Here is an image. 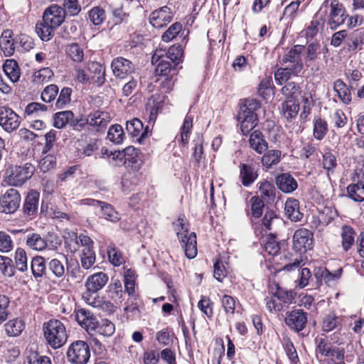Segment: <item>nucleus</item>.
Returning <instances> with one entry per match:
<instances>
[{
	"instance_id": "f257e3e1",
	"label": "nucleus",
	"mask_w": 364,
	"mask_h": 364,
	"mask_svg": "<svg viewBox=\"0 0 364 364\" xmlns=\"http://www.w3.org/2000/svg\"><path fill=\"white\" fill-rule=\"evenodd\" d=\"M347 17L346 9L337 0L332 1L330 4L328 0L325 1L316 14V18L321 20L323 23L326 22L332 30L343 24Z\"/></svg>"
},
{
	"instance_id": "f03ea898",
	"label": "nucleus",
	"mask_w": 364,
	"mask_h": 364,
	"mask_svg": "<svg viewBox=\"0 0 364 364\" xmlns=\"http://www.w3.org/2000/svg\"><path fill=\"white\" fill-rule=\"evenodd\" d=\"M43 337L46 343L53 349L63 346L68 339L66 328L63 322L58 319H50L42 326Z\"/></svg>"
},
{
	"instance_id": "7ed1b4c3",
	"label": "nucleus",
	"mask_w": 364,
	"mask_h": 364,
	"mask_svg": "<svg viewBox=\"0 0 364 364\" xmlns=\"http://www.w3.org/2000/svg\"><path fill=\"white\" fill-rule=\"evenodd\" d=\"M259 108V102L254 99H246L240 105L237 120L243 135H247L257 124L258 118L255 111Z\"/></svg>"
},
{
	"instance_id": "20e7f679",
	"label": "nucleus",
	"mask_w": 364,
	"mask_h": 364,
	"mask_svg": "<svg viewBox=\"0 0 364 364\" xmlns=\"http://www.w3.org/2000/svg\"><path fill=\"white\" fill-rule=\"evenodd\" d=\"M173 225L186 256L189 259L194 258L197 255L196 233L189 232L188 225L185 223L183 218L179 217L177 221L173 223Z\"/></svg>"
},
{
	"instance_id": "39448f33",
	"label": "nucleus",
	"mask_w": 364,
	"mask_h": 364,
	"mask_svg": "<svg viewBox=\"0 0 364 364\" xmlns=\"http://www.w3.org/2000/svg\"><path fill=\"white\" fill-rule=\"evenodd\" d=\"M66 355L72 364H86L90 358V346L84 341H74L69 346Z\"/></svg>"
},
{
	"instance_id": "423d86ee",
	"label": "nucleus",
	"mask_w": 364,
	"mask_h": 364,
	"mask_svg": "<svg viewBox=\"0 0 364 364\" xmlns=\"http://www.w3.org/2000/svg\"><path fill=\"white\" fill-rule=\"evenodd\" d=\"M35 172V166L31 163L15 166L7 176V182L13 186H21L30 179Z\"/></svg>"
},
{
	"instance_id": "0eeeda50",
	"label": "nucleus",
	"mask_w": 364,
	"mask_h": 364,
	"mask_svg": "<svg viewBox=\"0 0 364 364\" xmlns=\"http://www.w3.org/2000/svg\"><path fill=\"white\" fill-rule=\"evenodd\" d=\"M21 196L14 188L9 189L0 198V211L6 214L14 213L20 205Z\"/></svg>"
},
{
	"instance_id": "6e6552de",
	"label": "nucleus",
	"mask_w": 364,
	"mask_h": 364,
	"mask_svg": "<svg viewBox=\"0 0 364 364\" xmlns=\"http://www.w3.org/2000/svg\"><path fill=\"white\" fill-rule=\"evenodd\" d=\"M21 124L19 116L7 107H0V126L6 132L17 129Z\"/></svg>"
},
{
	"instance_id": "1a4fd4ad",
	"label": "nucleus",
	"mask_w": 364,
	"mask_h": 364,
	"mask_svg": "<svg viewBox=\"0 0 364 364\" xmlns=\"http://www.w3.org/2000/svg\"><path fill=\"white\" fill-rule=\"evenodd\" d=\"M313 245V233L306 229L301 228L295 231L293 236V248L300 252L310 250Z\"/></svg>"
},
{
	"instance_id": "9d476101",
	"label": "nucleus",
	"mask_w": 364,
	"mask_h": 364,
	"mask_svg": "<svg viewBox=\"0 0 364 364\" xmlns=\"http://www.w3.org/2000/svg\"><path fill=\"white\" fill-rule=\"evenodd\" d=\"M111 68L114 75L122 79L134 73L136 69L135 65L132 61L122 57L114 58Z\"/></svg>"
},
{
	"instance_id": "9b49d317",
	"label": "nucleus",
	"mask_w": 364,
	"mask_h": 364,
	"mask_svg": "<svg viewBox=\"0 0 364 364\" xmlns=\"http://www.w3.org/2000/svg\"><path fill=\"white\" fill-rule=\"evenodd\" d=\"M308 314L302 309H295L287 313L285 323L296 332L302 331L307 323Z\"/></svg>"
},
{
	"instance_id": "f8f14e48",
	"label": "nucleus",
	"mask_w": 364,
	"mask_h": 364,
	"mask_svg": "<svg viewBox=\"0 0 364 364\" xmlns=\"http://www.w3.org/2000/svg\"><path fill=\"white\" fill-rule=\"evenodd\" d=\"M65 18V11L57 4H53L46 9L43 15V21H46V23L53 25L56 28L63 23Z\"/></svg>"
},
{
	"instance_id": "ddd939ff",
	"label": "nucleus",
	"mask_w": 364,
	"mask_h": 364,
	"mask_svg": "<svg viewBox=\"0 0 364 364\" xmlns=\"http://www.w3.org/2000/svg\"><path fill=\"white\" fill-rule=\"evenodd\" d=\"M316 352L325 357H331L338 360H342L344 358V350L333 346L325 338H321L317 340Z\"/></svg>"
},
{
	"instance_id": "4468645a",
	"label": "nucleus",
	"mask_w": 364,
	"mask_h": 364,
	"mask_svg": "<svg viewBox=\"0 0 364 364\" xmlns=\"http://www.w3.org/2000/svg\"><path fill=\"white\" fill-rule=\"evenodd\" d=\"M82 300L89 306L102 309L107 311H112L114 305L110 302L105 301L103 297L99 296L97 292H90L86 290L82 294Z\"/></svg>"
},
{
	"instance_id": "2eb2a0df",
	"label": "nucleus",
	"mask_w": 364,
	"mask_h": 364,
	"mask_svg": "<svg viewBox=\"0 0 364 364\" xmlns=\"http://www.w3.org/2000/svg\"><path fill=\"white\" fill-rule=\"evenodd\" d=\"M151 63H158L156 73L159 75L168 76L173 75L177 73L178 67L171 62L168 57L160 56L154 53L152 56Z\"/></svg>"
},
{
	"instance_id": "dca6fc26",
	"label": "nucleus",
	"mask_w": 364,
	"mask_h": 364,
	"mask_svg": "<svg viewBox=\"0 0 364 364\" xmlns=\"http://www.w3.org/2000/svg\"><path fill=\"white\" fill-rule=\"evenodd\" d=\"M39 197V193L34 190L30 191L26 196L23 205V213L27 218L33 219L36 216L38 210Z\"/></svg>"
},
{
	"instance_id": "f3484780",
	"label": "nucleus",
	"mask_w": 364,
	"mask_h": 364,
	"mask_svg": "<svg viewBox=\"0 0 364 364\" xmlns=\"http://www.w3.org/2000/svg\"><path fill=\"white\" fill-rule=\"evenodd\" d=\"M149 23L156 28H161L168 25L171 19L172 16L170 9L167 6H163L151 12L149 16Z\"/></svg>"
},
{
	"instance_id": "a211bd4d",
	"label": "nucleus",
	"mask_w": 364,
	"mask_h": 364,
	"mask_svg": "<svg viewBox=\"0 0 364 364\" xmlns=\"http://www.w3.org/2000/svg\"><path fill=\"white\" fill-rule=\"evenodd\" d=\"M26 244L30 249L38 252H42L47 248L51 250L57 249V246L51 244L49 245L47 240L36 232L27 235Z\"/></svg>"
},
{
	"instance_id": "6ab92c4d",
	"label": "nucleus",
	"mask_w": 364,
	"mask_h": 364,
	"mask_svg": "<svg viewBox=\"0 0 364 364\" xmlns=\"http://www.w3.org/2000/svg\"><path fill=\"white\" fill-rule=\"evenodd\" d=\"M75 319L90 333L96 328V324L98 321L90 311L85 309H80L76 311Z\"/></svg>"
},
{
	"instance_id": "aec40b11",
	"label": "nucleus",
	"mask_w": 364,
	"mask_h": 364,
	"mask_svg": "<svg viewBox=\"0 0 364 364\" xmlns=\"http://www.w3.org/2000/svg\"><path fill=\"white\" fill-rule=\"evenodd\" d=\"M277 188L284 193H291L298 188L296 180L289 173H282L275 178Z\"/></svg>"
},
{
	"instance_id": "412c9836",
	"label": "nucleus",
	"mask_w": 364,
	"mask_h": 364,
	"mask_svg": "<svg viewBox=\"0 0 364 364\" xmlns=\"http://www.w3.org/2000/svg\"><path fill=\"white\" fill-rule=\"evenodd\" d=\"M86 119L87 120V125L97 127V131L105 129L110 121L109 114L100 110L90 112L86 116Z\"/></svg>"
},
{
	"instance_id": "4be33fe9",
	"label": "nucleus",
	"mask_w": 364,
	"mask_h": 364,
	"mask_svg": "<svg viewBox=\"0 0 364 364\" xmlns=\"http://www.w3.org/2000/svg\"><path fill=\"white\" fill-rule=\"evenodd\" d=\"M108 276L100 272L89 276L85 282L86 290L90 292H98L107 283Z\"/></svg>"
},
{
	"instance_id": "5701e85b",
	"label": "nucleus",
	"mask_w": 364,
	"mask_h": 364,
	"mask_svg": "<svg viewBox=\"0 0 364 364\" xmlns=\"http://www.w3.org/2000/svg\"><path fill=\"white\" fill-rule=\"evenodd\" d=\"M346 49L350 52L360 50L364 45V31L356 29L348 34L345 41Z\"/></svg>"
},
{
	"instance_id": "b1692460",
	"label": "nucleus",
	"mask_w": 364,
	"mask_h": 364,
	"mask_svg": "<svg viewBox=\"0 0 364 364\" xmlns=\"http://www.w3.org/2000/svg\"><path fill=\"white\" fill-rule=\"evenodd\" d=\"M239 178L242 184L245 187L252 185L258 177L255 166L247 164H240Z\"/></svg>"
},
{
	"instance_id": "393cba45",
	"label": "nucleus",
	"mask_w": 364,
	"mask_h": 364,
	"mask_svg": "<svg viewBox=\"0 0 364 364\" xmlns=\"http://www.w3.org/2000/svg\"><path fill=\"white\" fill-rule=\"evenodd\" d=\"M285 215L293 222L301 221L304 214L300 211L299 202L297 199L290 198L285 203Z\"/></svg>"
},
{
	"instance_id": "a878e982",
	"label": "nucleus",
	"mask_w": 364,
	"mask_h": 364,
	"mask_svg": "<svg viewBox=\"0 0 364 364\" xmlns=\"http://www.w3.org/2000/svg\"><path fill=\"white\" fill-rule=\"evenodd\" d=\"M249 144L250 148L259 154H263L268 149V143L259 130H255L250 134Z\"/></svg>"
},
{
	"instance_id": "bb28decb",
	"label": "nucleus",
	"mask_w": 364,
	"mask_h": 364,
	"mask_svg": "<svg viewBox=\"0 0 364 364\" xmlns=\"http://www.w3.org/2000/svg\"><path fill=\"white\" fill-rule=\"evenodd\" d=\"M126 129L128 133L133 137L140 136L138 141H141L145 138L147 134L148 127L144 129V125L141 120L134 118L130 121L127 122Z\"/></svg>"
},
{
	"instance_id": "cd10ccee",
	"label": "nucleus",
	"mask_w": 364,
	"mask_h": 364,
	"mask_svg": "<svg viewBox=\"0 0 364 364\" xmlns=\"http://www.w3.org/2000/svg\"><path fill=\"white\" fill-rule=\"evenodd\" d=\"M3 70L5 75L12 82H18L21 71L18 63L14 59H7L3 65Z\"/></svg>"
},
{
	"instance_id": "c85d7f7f",
	"label": "nucleus",
	"mask_w": 364,
	"mask_h": 364,
	"mask_svg": "<svg viewBox=\"0 0 364 364\" xmlns=\"http://www.w3.org/2000/svg\"><path fill=\"white\" fill-rule=\"evenodd\" d=\"M31 268L35 278L47 276L48 264H46V259L42 256H36L32 259Z\"/></svg>"
},
{
	"instance_id": "c756f323",
	"label": "nucleus",
	"mask_w": 364,
	"mask_h": 364,
	"mask_svg": "<svg viewBox=\"0 0 364 364\" xmlns=\"http://www.w3.org/2000/svg\"><path fill=\"white\" fill-rule=\"evenodd\" d=\"M343 318L334 313L326 314L322 321V330L330 332L334 329L341 330Z\"/></svg>"
},
{
	"instance_id": "7c9ffc66",
	"label": "nucleus",
	"mask_w": 364,
	"mask_h": 364,
	"mask_svg": "<svg viewBox=\"0 0 364 364\" xmlns=\"http://www.w3.org/2000/svg\"><path fill=\"white\" fill-rule=\"evenodd\" d=\"M333 90L337 96L344 104H349L351 101V93L350 88L341 79H338L333 82Z\"/></svg>"
},
{
	"instance_id": "2f4dec72",
	"label": "nucleus",
	"mask_w": 364,
	"mask_h": 364,
	"mask_svg": "<svg viewBox=\"0 0 364 364\" xmlns=\"http://www.w3.org/2000/svg\"><path fill=\"white\" fill-rule=\"evenodd\" d=\"M342 272L343 269L341 268L337 269L333 273L331 272L326 268H323L318 269L314 274V277L316 278L317 282H320L323 279L326 284L330 285L331 282L341 277Z\"/></svg>"
},
{
	"instance_id": "473e14b6",
	"label": "nucleus",
	"mask_w": 364,
	"mask_h": 364,
	"mask_svg": "<svg viewBox=\"0 0 364 364\" xmlns=\"http://www.w3.org/2000/svg\"><path fill=\"white\" fill-rule=\"evenodd\" d=\"M55 29V26L46 23V21H44L43 19L41 22L37 23L36 26V31L43 41H48L54 36Z\"/></svg>"
},
{
	"instance_id": "72a5a7b5",
	"label": "nucleus",
	"mask_w": 364,
	"mask_h": 364,
	"mask_svg": "<svg viewBox=\"0 0 364 364\" xmlns=\"http://www.w3.org/2000/svg\"><path fill=\"white\" fill-rule=\"evenodd\" d=\"M262 223L267 230L275 231L279 226L283 224L282 218L278 217L272 210H269L265 213Z\"/></svg>"
},
{
	"instance_id": "f704fd0d",
	"label": "nucleus",
	"mask_w": 364,
	"mask_h": 364,
	"mask_svg": "<svg viewBox=\"0 0 364 364\" xmlns=\"http://www.w3.org/2000/svg\"><path fill=\"white\" fill-rule=\"evenodd\" d=\"M341 235L342 238V247L347 252L354 245L355 232L351 227L344 225L341 229Z\"/></svg>"
},
{
	"instance_id": "c9c22d12",
	"label": "nucleus",
	"mask_w": 364,
	"mask_h": 364,
	"mask_svg": "<svg viewBox=\"0 0 364 364\" xmlns=\"http://www.w3.org/2000/svg\"><path fill=\"white\" fill-rule=\"evenodd\" d=\"M258 184L261 197L267 201H273L277 191L274 184L267 181H260Z\"/></svg>"
},
{
	"instance_id": "e433bc0d",
	"label": "nucleus",
	"mask_w": 364,
	"mask_h": 364,
	"mask_svg": "<svg viewBox=\"0 0 364 364\" xmlns=\"http://www.w3.org/2000/svg\"><path fill=\"white\" fill-rule=\"evenodd\" d=\"M347 195L355 202L364 201V183L359 182L348 185L347 187Z\"/></svg>"
},
{
	"instance_id": "4c0bfd02",
	"label": "nucleus",
	"mask_w": 364,
	"mask_h": 364,
	"mask_svg": "<svg viewBox=\"0 0 364 364\" xmlns=\"http://www.w3.org/2000/svg\"><path fill=\"white\" fill-rule=\"evenodd\" d=\"M67 55L75 63L82 62L85 56L82 47L77 43L68 44L65 48Z\"/></svg>"
},
{
	"instance_id": "58836bf2",
	"label": "nucleus",
	"mask_w": 364,
	"mask_h": 364,
	"mask_svg": "<svg viewBox=\"0 0 364 364\" xmlns=\"http://www.w3.org/2000/svg\"><path fill=\"white\" fill-rule=\"evenodd\" d=\"M282 152L277 149L267 151L262 158V164L267 168H270L281 161Z\"/></svg>"
},
{
	"instance_id": "ea45409f",
	"label": "nucleus",
	"mask_w": 364,
	"mask_h": 364,
	"mask_svg": "<svg viewBox=\"0 0 364 364\" xmlns=\"http://www.w3.org/2000/svg\"><path fill=\"white\" fill-rule=\"evenodd\" d=\"M337 157L331 151H326L322 157V167L326 171L327 174H333L337 167Z\"/></svg>"
},
{
	"instance_id": "a19ab883",
	"label": "nucleus",
	"mask_w": 364,
	"mask_h": 364,
	"mask_svg": "<svg viewBox=\"0 0 364 364\" xmlns=\"http://www.w3.org/2000/svg\"><path fill=\"white\" fill-rule=\"evenodd\" d=\"M96 326L94 331L105 337L112 336L115 331V325L107 318L102 319L100 322L97 321Z\"/></svg>"
},
{
	"instance_id": "79ce46f5",
	"label": "nucleus",
	"mask_w": 364,
	"mask_h": 364,
	"mask_svg": "<svg viewBox=\"0 0 364 364\" xmlns=\"http://www.w3.org/2000/svg\"><path fill=\"white\" fill-rule=\"evenodd\" d=\"M25 328L24 323L21 319H12L5 324V331L9 336H19Z\"/></svg>"
},
{
	"instance_id": "37998d69",
	"label": "nucleus",
	"mask_w": 364,
	"mask_h": 364,
	"mask_svg": "<svg viewBox=\"0 0 364 364\" xmlns=\"http://www.w3.org/2000/svg\"><path fill=\"white\" fill-rule=\"evenodd\" d=\"M73 117H74V113L72 111L58 112L53 116V126L57 129H63L70 123Z\"/></svg>"
},
{
	"instance_id": "c03bdc74",
	"label": "nucleus",
	"mask_w": 364,
	"mask_h": 364,
	"mask_svg": "<svg viewBox=\"0 0 364 364\" xmlns=\"http://www.w3.org/2000/svg\"><path fill=\"white\" fill-rule=\"evenodd\" d=\"M48 110V106L38 103L31 102L25 108V114L31 117H41Z\"/></svg>"
},
{
	"instance_id": "a18cd8bd",
	"label": "nucleus",
	"mask_w": 364,
	"mask_h": 364,
	"mask_svg": "<svg viewBox=\"0 0 364 364\" xmlns=\"http://www.w3.org/2000/svg\"><path fill=\"white\" fill-rule=\"evenodd\" d=\"M49 272L56 278H62L65 273L64 263L56 258L49 260L48 262V273Z\"/></svg>"
},
{
	"instance_id": "49530a36",
	"label": "nucleus",
	"mask_w": 364,
	"mask_h": 364,
	"mask_svg": "<svg viewBox=\"0 0 364 364\" xmlns=\"http://www.w3.org/2000/svg\"><path fill=\"white\" fill-rule=\"evenodd\" d=\"M193 117L187 114L184 119L182 127L181 129V142L183 146H186L189 141L190 134L193 127Z\"/></svg>"
},
{
	"instance_id": "de8ad7c7",
	"label": "nucleus",
	"mask_w": 364,
	"mask_h": 364,
	"mask_svg": "<svg viewBox=\"0 0 364 364\" xmlns=\"http://www.w3.org/2000/svg\"><path fill=\"white\" fill-rule=\"evenodd\" d=\"M162 105L154 97H150L146 105V113L149 114V122H154Z\"/></svg>"
},
{
	"instance_id": "09e8293b",
	"label": "nucleus",
	"mask_w": 364,
	"mask_h": 364,
	"mask_svg": "<svg viewBox=\"0 0 364 364\" xmlns=\"http://www.w3.org/2000/svg\"><path fill=\"white\" fill-rule=\"evenodd\" d=\"M328 132V124L327 122L318 117L314 120V129L313 134L316 139L322 140Z\"/></svg>"
},
{
	"instance_id": "8fccbe9b",
	"label": "nucleus",
	"mask_w": 364,
	"mask_h": 364,
	"mask_svg": "<svg viewBox=\"0 0 364 364\" xmlns=\"http://www.w3.org/2000/svg\"><path fill=\"white\" fill-rule=\"evenodd\" d=\"M299 110V105L294 101L288 100L282 104L283 115L289 121L296 117Z\"/></svg>"
},
{
	"instance_id": "3c124183",
	"label": "nucleus",
	"mask_w": 364,
	"mask_h": 364,
	"mask_svg": "<svg viewBox=\"0 0 364 364\" xmlns=\"http://www.w3.org/2000/svg\"><path fill=\"white\" fill-rule=\"evenodd\" d=\"M107 252L109 261L114 266L119 267L124 263L125 260L122 253L114 245H110L108 246Z\"/></svg>"
},
{
	"instance_id": "603ef678",
	"label": "nucleus",
	"mask_w": 364,
	"mask_h": 364,
	"mask_svg": "<svg viewBox=\"0 0 364 364\" xmlns=\"http://www.w3.org/2000/svg\"><path fill=\"white\" fill-rule=\"evenodd\" d=\"M183 55V50L181 46H173L169 48L168 52L166 55L164 57H168L172 63H173L176 66L178 65L182 62Z\"/></svg>"
},
{
	"instance_id": "864d4df0",
	"label": "nucleus",
	"mask_w": 364,
	"mask_h": 364,
	"mask_svg": "<svg viewBox=\"0 0 364 364\" xmlns=\"http://www.w3.org/2000/svg\"><path fill=\"white\" fill-rule=\"evenodd\" d=\"M183 55V50L181 46H173L169 48L168 52L166 55L164 57H168L172 63H173L176 66L178 65L182 62Z\"/></svg>"
},
{
	"instance_id": "5fc2aeb1",
	"label": "nucleus",
	"mask_w": 364,
	"mask_h": 364,
	"mask_svg": "<svg viewBox=\"0 0 364 364\" xmlns=\"http://www.w3.org/2000/svg\"><path fill=\"white\" fill-rule=\"evenodd\" d=\"M305 47L301 45H295L284 56L282 60L284 63H296L301 61V54L304 52Z\"/></svg>"
},
{
	"instance_id": "6e6d98bb",
	"label": "nucleus",
	"mask_w": 364,
	"mask_h": 364,
	"mask_svg": "<svg viewBox=\"0 0 364 364\" xmlns=\"http://www.w3.org/2000/svg\"><path fill=\"white\" fill-rule=\"evenodd\" d=\"M42 158L39 161L38 167L40 170L46 173L56 166V158L53 154H42Z\"/></svg>"
},
{
	"instance_id": "4d7b16f0",
	"label": "nucleus",
	"mask_w": 364,
	"mask_h": 364,
	"mask_svg": "<svg viewBox=\"0 0 364 364\" xmlns=\"http://www.w3.org/2000/svg\"><path fill=\"white\" fill-rule=\"evenodd\" d=\"M87 69L90 72L95 75V80L99 85H102L105 82V69L102 65L97 62H90L87 64Z\"/></svg>"
},
{
	"instance_id": "13d9d810",
	"label": "nucleus",
	"mask_w": 364,
	"mask_h": 364,
	"mask_svg": "<svg viewBox=\"0 0 364 364\" xmlns=\"http://www.w3.org/2000/svg\"><path fill=\"white\" fill-rule=\"evenodd\" d=\"M100 208L104 215V218L106 220L113 223H116L119 220V214L114 209V208L110 204H108L102 201L100 205Z\"/></svg>"
},
{
	"instance_id": "bf43d9fd",
	"label": "nucleus",
	"mask_w": 364,
	"mask_h": 364,
	"mask_svg": "<svg viewBox=\"0 0 364 364\" xmlns=\"http://www.w3.org/2000/svg\"><path fill=\"white\" fill-rule=\"evenodd\" d=\"M107 138L115 144H120L123 141L124 131L119 124H114L109 127Z\"/></svg>"
},
{
	"instance_id": "052dcab7",
	"label": "nucleus",
	"mask_w": 364,
	"mask_h": 364,
	"mask_svg": "<svg viewBox=\"0 0 364 364\" xmlns=\"http://www.w3.org/2000/svg\"><path fill=\"white\" fill-rule=\"evenodd\" d=\"M27 256L26 251L22 248H17L15 252L16 267L20 272L28 269Z\"/></svg>"
},
{
	"instance_id": "680f3d73",
	"label": "nucleus",
	"mask_w": 364,
	"mask_h": 364,
	"mask_svg": "<svg viewBox=\"0 0 364 364\" xmlns=\"http://www.w3.org/2000/svg\"><path fill=\"white\" fill-rule=\"evenodd\" d=\"M72 89L68 87H63L59 94L55 102V107L58 109H62L68 105L71 101Z\"/></svg>"
},
{
	"instance_id": "e2e57ef3",
	"label": "nucleus",
	"mask_w": 364,
	"mask_h": 364,
	"mask_svg": "<svg viewBox=\"0 0 364 364\" xmlns=\"http://www.w3.org/2000/svg\"><path fill=\"white\" fill-rule=\"evenodd\" d=\"M279 301L284 304H291L293 303L296 294L292 290H285L278 287L274 294Z\"/></svg>"
},
{
	"instance_id": "0e129e2a",
	"label": "nucleus",
	"mask_w": 364,
	"mask_h": 364,
	"mask_svg": "<svg viewBox=\"0 0 364 364\" xmlns=\"http://www.w3.org/2000/svg\"><path fill=\"white\" fill-rule=\"evenodd\" d=\"M58 91V87L56 85H49L42 91L41 100L47 103L51 102L56 98Z\"/></svg>"
},
{
	"instance_id": "69168bd1",
	"label": "nucleus",
	"mask_w": 364,
	"mask_h": 364,
	"mask_svg": "<svg viewBox=\"0 0 364 364\" xmlns=\"http://www.w3.org/2000/svg\"><path fill=\"white\" fill-rule=\"evenodd\" d=\"M63 9L65 11V15L77 16L81 11V6L77 0H64Z\"/></svg>"
},
{
	"instance_id": "338daca9",
	"label": "nucleus",
	"mask_w": 364,
	"mask_h": 364,
	"mask_svg": "<svg viewBox=\"0 0 364 364\" xmlns=\"http://www.w3.org/2000/svg\"><path fill=\"white\" fill-rule=\"evenodd\" d=\"M88 14L90 20L95 26L102 24L106 17L105 10L97 6L92 8Z\"/></svg>"
},
{
	"instance_id": "774afa93",
	"label": "nucleus",
	"mask_w": 364,
	"mask_h": 364,
	"mask_svg": "<svg viewBox=\"0 0 364 364\" xmlns=\"http://www.w3.org/2000/svg\"><path fill=\"white\" fill-rule=\"evenodd\" d=\"M182 25L179 22L173 23L162 35L161 39L164 42L173 40L181 31Z\"/></svg>"
}]
</instances>
